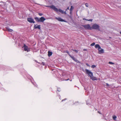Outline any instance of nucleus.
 I'll return each instance as SVG.
<instances>
[{"mask_svg":"<svg viewBox=\"0 0 121 121\" xmlns=\"http://www.w3.org/2000/svg\"><path fill=\"white\" fill-rule=\"evenodd\" d=\"M83 20H86L88 21H90V22H92V20H93L92 19H89V20H88V19H86L85 18H83Z\"/></svg>","mask_w":121,"mask_h":121,"instance_id":"nucleus-18","label":"nucleus"},{"mask_svg":"<svg viewBox=\"0 0 121 121\" xmlns=\"http://www.w3.org/2000/svg\"><path fill=\"white\" fill-rule=\"evenodd\" d=\"M57 91L59 92L60 91H61L60 88H57Z\"/></svg>","mask_w":121,"mask_h":121,"instance_id":"nucleus-26","label":"nucleus"},{"mask_svg":"<svg viewBox=\"0 0 121 121\" xmlns=\"http://www.w3.org/2000/svg\"><path fill=\"white\" fill-rule=\"evenodd\" d=\"M83 50L84 51H86V50H87L86 49H83Z\"/></svg>","mask_w":121,"mask_h":121,"instance_id":"nucleus-39","label":"nucleus"},{"mask_svg":"<svg viewBox=\"0 0 121 121\" xmlns=\"http://www.w3.org/2000/svg\"><path fill=\"white\" fill-rule=\"evenodd\" d=\"M70 81H72V80H70Z\"/></svg>","mask_w":121,"mask_h":121,"instance_id":"nucleus-41","label":"nucleus"},{"mask_svg":"<svg viewBox=\"0 0 121 121\" xmlns=\"http://www.w3.org/2000/svg\"><path fill=\"white\" fill-rule=\"evenodd\" d=\"M67 53H69V52H67Z\"/></svg>","mask_w":121,"mask_h":121,"instance_id":"nucleus-40","label":"nucleus"},{"mask_svg":"<svg viewBox=\"0 0 121 121\" xmlns=\"http://www.w3.org/2000/svg\"><path fill=\"white\" fill-rule=\"evenodd\" d=\"M99 51V54L101 53H103L104 52V50L103 49H99V50H98Z\"/></svg>","mask_w":121,"mask_h":121,"instance_id":"nucleus-10","label":"nucleus"},{"mask_svg":"<svg viewBox=\"0 0 121 121\" xmlns=\"http://www.w3.org/2000/svg\"><path fill=\"white\" fill-rule=\"evenodd\" d=\"M27 20L30 23H35V22L34 21L32 17L27 18Z\"/></svg>","mask_w":121,"mask_h":121,"instance_id":"nucleus-5","label":"nucleus"},{"mask_svg":"<svg viewBox=\"0 0 121 121\" xmlns=\"http://www.w3.org/2000/svg\"><path fill=\"white\" fill-rule=\"evenodd\" d=\"M106 86H109V85L108 83H106Z\"/></svg>","mask_w":121,"mask_h":121,"instance_id":"nucleus-32","label":"nucleus"},{"mask_svg":"<svg viewBox=\"0 0 121 121\" xmlns=\"http://www.w3.org/2000/svg\"><path fill=\"white\" fill-rule=\"evenodd\" d=\"M35 19L36 22H39V18L38 17H35Z\"/></svg>","mask_w":121,"mask_h":121,"instance_id":"nucleus-13","label":"nucleus"},{"mask_svg":"<svg viewBox=\"0 0 121 121\" xmlns=\"http://www.w3.org/2000/svg\"><path fill=\"white\" fill-rule=\"evenodd\" d=\"M98 113H99L100 114H101V113H100V112L99 111H98Z\"/></svg>","mask_w":121,"mask_h":121,"instance_id":"nucleus-38","label":"nucleus"},{"mask_svg":"<svg viewBox=\"0 0 121 121\" xmlns=\"http://www.w3.org/2000/svg\"><path fill=\"white\" fill-rule=\"evenodd\" d=\"M85 5L86 7H88V3H86L85 4Z\"/></svg>","mask_w":121,"mask_h":121,"instance_id":"nucleus-27","label":"nucleus"},{"mask_svg":"<svg viewBox=\"0 0 121 121\" xmlns=\"http://www.w3.org/2000/svg\"><path fill=\"white\" fill-rule=\"evenodd\" d=\"M82 26L86 30H91V28L89 24L82 25Z\"/></svg>","mask_w":121,"mask_h":121,"instance_id":"nucleus-2","label":"nucleus"},{"mask_svg":"<svg viewBox=\"0 0 121 121\" xmlns=\"http://www.w3.org/2000/svg\"><path fill=\"white\" fill-rule=\"evenodd\" d=\"M45 6L47 7H50L56 12H57L58 11V9L54 5H52L51 6Z\"/></svg>","mask_w":121,"mask_h":121,"instance_id":"nucleus-3","label":"nucleus"},{"mask_svg":"<svg viewBox=\"0 0 121 121\" xmlns=\"http://www.w3.org/2000/svg\"><path fill=\"white\" fill-rule=\"evenodd\" d=\"M69 7H68L67 9L66 10V11L67 10H68L69 9Z\"/></svg>","mask_w":121,"mask_h":121,"instance_id":"nucleus-33","label":"nucleus"},{"mask_svg":"<svg viewBox=\"0 0 121 121\" xmlns=\"http://www.w3.org/2000/svg\"><path fill=\"white\" fill-rule=\"evenodd\" d=\"M41 64L44 65H45V63L44 62H43L41 63Z\"/></svg>","mask_w":121,"mask_h":121,"instance_id":"nucleus-28","label":"nucleus"},{"mask_svg":"<svg viewBox=\"0 0 121 121\" xmlns=\"http://www.w3.org/2000/svg\"><path fill=\"white\" fill-rule=\"evenodd\" d=\"M52 54V53L51 52L49 51L48 52V55L49 56H51Z\"/></svg>","mask_w":121,"mask_h":121,"instance_id":"nucleus-15","label":"nucleus"},{"mask_svg":"<svg viewBox=\"0 0 121 121\" xmlns=\"http://www.w3.org/2000/svg\"><path fill=\"white\" fill-rule=\"evenodd\" d=\"M72 11L70 10V14L71 13H72Z\"/></svg>","mask_w":121,"mask_h":121,"instance_id":"nucleus-37","label":"nucleus"},{"mask_svg":"<svg viewBox=\"0 0 121 121\" xmlns=\"http://www.w3.org/2000/svg\"><path fill=\"white\" fill-rule=\"evenodd\" d=\"M6 29L9 32H11L13 31V30L12 29H9L8 28H6Z\"/></svg>","mask_w":121,"mask_h":121,"instance_id":"nucleus-14","label":"nucleus"},{"mask_svg":"<svg viewBox=\"0 0 121 121\" xmlns=\"http://www.w3.org/2000/svg\"><path fill=\"white\" fill-rule=\"evenodd\" d=\"M74 61L78 63H80V62L76 59H75Z\"/></svg>","mask_w":121,"mask_h":121,"instance_id":"nucleus-20","label":"nucleus"},{"mask_svg":"<svg viewBox=\"0 0 121 121\" xmlns=\"http://www.w3.org/2000/svg\"><path fill=\"white\" fill-rule=\"evenodd\" d=\"M22 48H24L25 51H27V52L29 51V49L28 48V47L26 46L25 44H24V46L22 47Z\"/></svg>","mask_w":121,"mask_h":121,"instance_id":"nucleus-6","label":"nucleus"},{"mask_svg":"<svg viewBox=\"0 0 121 121\" xmlns=\"http://www.w3.org/2000/svg\"><path fill=\"white\" fill-rule=\"evenodd\" d=\"M91 78L93 80H97L95 77H92Z\"/></svg>","mask_w":121,"mask_h":121,"instance_id":"nucleus-16","label":"nucleus"},{"mask_svg":"<svg viewBox=\"0 0 121 121\" xmlns=\"http://www.w3.org/2000/svg\"><path fill=\"white\" fill-rule=\"evenodd\" d=\"M86 65H87V66H89V65H88V63H86Z\"/></svg>","mask_w":121,"mask_h":121,"instance_id":"nucleus-35","label":"nucleus"},{"mask_svg":"<svg viewBox=\"0 0 121 121\" xmlns=\"http://www.w3.org/2000/svg\"><path fill=\"white\" fill-rule=\"evenodd\" d=\"M108 63L109 64H112V65H113V64H114V63H113L112 62H109Z\"/></svg>","mask_w":121,"mask_h":121,"instance_id":"nucleus-23","label":"nucleus"},{"mask_svg":"<svg viewBox=\"0 0 121 121\" xmlns=\"http://www.w3.org/2000/svg\"><path fill=\"white\" fill-rule=\"evenodd\" d=\"M73 9V8L72 6H71V8L70 9V10L72 11Z\"/></svg>","mask_w":121,"mask_h":121,"instance_id":"nucleus-24","label":"nucleus"},{"mask_svg":"<svg viewBox=\"0 0 121 121\" xmlns=\"http://www.w3.org/2000/svg\"><path fill=\"white\" fill-rule=\"evenodd\" d=\"M39 22H43L46 20V19L44 17H42L39 18Z\"/></svg>","mask_w":121,"mask_h":121,"instance_id":"nucleus-8","label":"nucleus"},{"mask_svg":"<svg viewBox=\"0 0 121 121\" xmlns=\"http://www.w3.org/2000/svg\"><path fill=\"white\" fill-rule=\"evenodd\" d=\"M40 25H38L37 26H36V25H34V28L35 29H38L39 30L40 29Z\"/></svg>","mask_w":121,"mask_h":121,"instance_id":"nucleus-9","label":"nucleus"},{"mask_svg":"<svg viewBox=\"0 0 121 121\" xmlns=\"http://www.w3.org/2000/svg\"><path fill=\"white\" fill-rule=\"evenodd\" d=\"M74 51H75L76 53H77L78 52V51L76 50H73Z\"/></svg>","mask_w":121,"mask_h":121,"instance_id":"nucleus-30","label":"nucleus"},{"mask_svg":"<svg viewBox=\"0 0 121 121\" xmlns=\"http://www.w3.org/2000/svg\"><path fill=\"white\" fill-rule=\"evenodd\" d=\"M91 28L92 29H99V26L96 24H94L93 25Z\"/></svg>","mask_w":121,"mask_h":121,"instance_id":"nucleus-4","label":"nucleus"},{"mask_svg":"<svg viewBox=\"0 0 121 121\" xmlns=\"http://www.w3.org/2000/svg\"><path fill=\"white\" fill-rule=\"evenodd\" d=\"M85 70L86 73L88 74L91 78L93 76V73L91 72L87 69H85Z\"/></svg>","mask_w":121,"mask_h":121,"instance_id":"nucleus-1","label":"nucleus"},{"mask_svg":"<svg viewBox=\"0 0 121 121\" xmlns=\"http://www.w3.org/2000/svg\"><path fill=\"white\" fill-rule=\"evenodd\" d=\"M95 44V43L94 42L93 43H92L90 45L91 46H93Z\"/></svg>","mask_w":121,"mask_h":121,"instance_id":"nucleus-21","label":"nucleus"},{"mask_svg":"<svg viewBox=\"0 0 121 121\" xmlns=\"http://www.w3.org/2000/svg\"><path fill=\"white\" fill-rule=\"evenodd\" d=\"M59 11L62 14H66V11L64 12V11L63 10H62L60 9H59L58 10V11Z\"/></svg>","mask_w":121,"mask_h":121,"instance_id":"nucleus-11","label":"nucleus"},{"mask_svg":"<svg viewBox=\"0 0 121 121\" xmlns=\"http://www.w3.org/2000/svg\"><path fill=\"white\" fill-rule=\"evenodd\" d=\"M112 118L113 120H116V119L117 118V117L116 116L114 115V116H113Z\"/></svg>","mask_w":121,"mask_h":121,"instance_id":"nucleus-19","label":"nucleus"},{"mask_svg":"<svg viewBox=\"0 0 121 121\" xmlns=\"http://www.w3.org/2000/svg\"><path fill=\"white\" fill-rule=\"evenodd\" d=\"M67 99H66V98H65V99H62V102H63V101H64V100H66Z\"/></svg>","mask_w":121,"mask_h":121,"instance_id":"nucleus-31","label":"nucleus"},{"mask_svg":"<svg viewBox=\"0 0 121 121\" xmlns=\"http://www.w3.org/2000/svg\"><path fill=\"white\" fill-rule=\"evenodd\" d=\"M32 83L34 85H35V86H36V83L35 82H32Z\"/></svg>","mask_w":121,"mask_h":121,"instance_id":"nucleus-22","label":"nucleus"},{"mask_svg":"<svg viewBox=\"0 0 121 121\" xmlns=\"http://www.w3.org/2000/svg\"><path fill=\"white\" fill-rule=\"evenodd\" d=\"M38 14L40 16H42L43 15V14L40 13H39Z\"/></svg>","mask_w":121,"mask_h":121,"instance_id":"nucleus-29","label":"nucleus"},{"mask_svg":"<svg viewBox=\"0 0 121 121\" xmlns=\"http://www.w3.org/2000/svg\"><path fill=\"white\" fill-rule=\"evenodd\" d=\"M95 48H98V50H99V49H101V48L99 45L98 44H96L95 45Z\"/></svg>","mask_w":121,"mask_h":121,"instance_id":"nucleus-12","label":"nucleus"},{"mask_svg":"<svg viewBox=\"0 0 121 121\" xmlns=\"http://www.w3.org/2000/svg\"><path fill=\"white\" fill-rule=\"evenodd\" d=\"M86 104L88 105H90V104L89 103L86 102Z\"/></svg>","mask_w":121,"mask_h":121,"instance_id":"nucleus-34","label":"nucleus"},{"mask_svg":"<svg viewBox=\"0 0 121 121\" xmlns=\"http://www.w3.org/2000/svg\"><path fill=\"white\" fill-rule=\"evenodd\" d=\"M55 19L56 20H57L59 21L66 22L64 20L62 19L61 17H56L55 18Z\"/></svg>","mask_w":121,"mask_h":121,"instance_id":"nucleus-7","label":"nucleus"},{"mask_svg":"<svg viewBox=\"0 0 121 121\" xmlns=\"http://www.w3.org/2000/svg\"><path fill=\"white\" fill-rule=\"evenodd\" d=\"M69 80V78H68V79H66L65 80V81H68V80Z\"/></svg>","mask_w":121,"mask_h":121,"instance_id":"nucleus-36","label":"nucleus"},{"mask_svg":"<svg viewBox=\"0 0 121 121\" xmlns=\"http://www.w3.org/2000/svg\"><path fill=\"white\" fill-rule=\"evenodd\" d=\"M69 55L71 58L74 61L76 59H75L73 56H72L70 55Z\"/></svg>","mask_w":121,"mask_h":121,"instance_id":"nucleus-17","label":"nucleus"},{"mask_svg":"<svg viewBox=\"0 0 121 121\" xmlns=\"http://www.w3.org/2000/svg\"><path fill=\"white\" fill-rule=\"evenodd\" d=\"M96 67V66L94 65H93L91 66V67L92 68H94Z\"/></svg>","mask_w":121,"mask_h":121,"instance_id":"nucleus-25","label":"nucleus"}]
</instances>
